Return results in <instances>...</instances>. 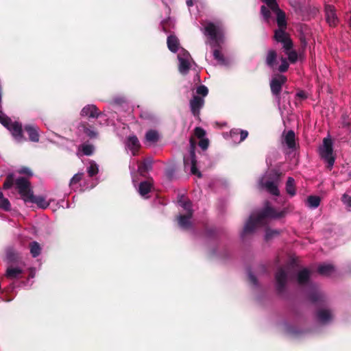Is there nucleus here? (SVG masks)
I'll use <instances>...</instances> for the list:
<instances>
[{"label": "nucleus", "instance_id": "69168bd1", "mask_svg": "<svg viewBox=\"0 0 351 351\" xmlns=\"http://www.w3.org/2000/svg\"><path fill=\"white\" fill-rule=\"evenodd\" d=\"M186 5L189 7L193 6V0H187L186 1Z\"/></svg>", "mask_w": 351, "mask_h": 351}, {"label": "nucleus", "instance_id": "4d7b16f0", "mask_svg": "<svg viewBox=\"0 0 351 351\" xmlns=\"http://www.w3.org/2000/svg\"><path fill=\"white\" fill-rule=\"evenodd\" d=\"M332 11V7L330 5V25H332V23L335 25V21L337 19V17L335 16V14H333Z\"/></svg>", "mask_w": 351, "mask_h": 351}, {"label": "nucleus", "instance_id": "4be33fe9", "mask_svg": "<svg viewBox=\"0 0 351 351\" xmlns=\"http://www.w3.org/2000/svg\"><path fill=\"white\" fill-rule=\"evenodd\" d=\"M284 141L288 148L294 149L296 147L295 135L293 130H289L285 135Z\"/></svg>", "mask_w": 351, "mask_h": 351}, {"label": "nucleus", "instance_id": "b1692460", "mask_svg": "<svg viewBox=\"0 0 351 351\" xmlns=\"http://www.w3.org/2000/svg\"><path fill=\"white\" fill-rule=\"evenodd\" d=\"M27 202L36 204L37 206L41 208H46L49 205L43 197L35 196L34 195V193L29 196Z\"/></svg>", "mask_w": 351, "mask_h": 351}, {"label": "nucleus", "instance_id": "a19ab883", "mask_svg": "<svg viewBox=\"0 0 351 351\" xmlns=\"http://www.w3.org/2000/svg\"><path fill=\"white\" fill-rule=\"evenodd\" d=\"M270 10H271L265 5H262L261 7V13L263 15V16L264 17L265 21L267 22H269V21L271 18V11Z\"/></svg>", "mask_w": 351, "mask_h": 351}, {"label": "nucleus", "instance_id": "49530a36", "mask_svg": "<svg viewBox=\"0 0 351 351\" xmlns=\"http://www.w3.org/2000/svg\"><path fill=\"white\" fill-rule=\"evenodd\" d=\"M171 25V22L169 19L163 20L161 22L162 29L167 33L169 32Z\"/></svg>", "mask_w": 351, "mask_h": 351}, {"label": "nucleus", "instance_id": "6ab92c4d", "mask_svg": "<svg viewBox=\"0 0 351 351\" xmlns=\"http://www.w3.org/2000/svg\"><path fill=\"white\" fill-rule=\"evenodd\" d=\"M79 128L83 131L90 138H95L97 136V132L95 130L94 128L86 122H81L79 124Z\"/></svg>", "mask_w": 351, "mask_h": 351}, {"label": "nucleus", "instance_id": "1a4fd4ad", "mask_svg": "<svg viewBox=\"0 0 351 351\" xmlns=\"http://www.w3.org/2000/svg\"><path fill=\"white\" fill-rule=\"evenodd\" d=\"M319 154L326 165V168H329V131L327 136L323 140V145L319 149Z\"/></svg>", "mask_w": 351, "mask_h": 351}, {"label": "nucleus", "instance_id": "f8f14e48", "mask_svg": "<svg viewBox=\"0 0 351 351\" xmlns=\"http://www.w3.org/2000/svg\"><path fill=\"white\" fill-rule=\"evenodd\" d=\"M213 50V57L217 61V63L221 65L227 66L231 64V60L229 57L225 56L221 51V45L219 47Z\"/></svg>", "mask_w": 351, "mask_h": 351}, {"label": "nucleus", "instance_id": "de8ad7c7", "mask_svg": "<svg viewBox=\"0 0 351 351\" xmlns=\"http://www.w3.org/2000/svg\"><path fill=\"white\" fill-rule=\"evenodd\" d=\"M195 135L199 139L204 138V136L206 135L205 130L199 127H197L194 130Z\"/></svg>", "mask_w": 351, "mask_h": 351}, {"label": "nucleus", "instance_id": "c85d7f7f", "mask_svg": "<svg viewBox=\"0 0 351 351\" xmlns=\"http://www.w3.org/2000/svg\"><path fill=\"white\" fill-rule=\"evenodd\" d=\"M152 166L151 160L147 159L140 163L138 167V171L141 176H144Z\"/></svg>", "mask_w": 351, "mask_h": 351}, {"label": "nucleus", "instance_id": "9b49d317", "mask_svg": "<svg viewBox=\"0 0 351 351\" xmlns=\"http://www.w3.org/2000/svg\"><path fill=\"white\" fill-rule=\"evenodd\" d=\"M5 258L7 262L10 264H16L21 259L20 254L11 246L5 249Z\"/></svg>", "mask_w": 351, "mask_h": 351}, {"label": "nucleus", "instance_id": "0eeeda50", "mask_svg": "<svg viewBox=\"0 0 351 351\" xmlns=\"http://www.w3.org/2000/svg\"><path fill=\"white\" fill-rule=\"evenodd\" d=\"M275 279L277 291L281 293L285 291L287 282V273L284 268L280 267L278 269L275 274Z\"/></svg>", "mask_w": 351, "mask_h": 351}, {"label": "nucleus", "instance_id": "37998d69", "mask_svg": "<svg viewBox=\"0 0 351 351\" xmlns=\"http://www.w3.org/2000/svg\"><path fill=\"white\" fill-rule=\"evenodd\" d=\"M0 208L5 211H9L11 210V204L8 199L4 197L0 199Z\"/></svg>", "mask_w": 351, "mask_h": 351}, {"label": "nucleus", "instance_id": "052dcab7", "mask_svg": "<svg viewBox=\"0 0 351 351\" xmlns=\"http://www.w3.org/2000/svg\"><path fill=\"white\" fill-rule=\"evenodd\" d=\"M190 68L191 67H179L180 72L181 73L185 74L189 71Z\"/></svg>", "mask_w": 351, "mask_h": 351}, {"label": "nucleus", "instance_id": "72a5a7b5", "mask_svg": "<svg viewBox=\"0 0 351 351\" xmlns=\"http://www.w3.org/2000/svg\"><path fill=\"white\" fill-rule=\"evenodd\" d=\"M128 147L133 150H138L140 147V143L136 136H130L128 140Z\"/></svg>", "mask_w": 351, "mask_h": 351}, {"label": "nucleus", "instance_id": "58836bf2", "mask_svg": "<svg viewBox=\"0 0 351 351\" xmlns=\"http://www.w3.org/2000/svg\"><path fill=\"white\" fill-rule=\"evenodd\" d=\"M322 295L321 293L314 291L308 295V299L313 303H317L322 300Z\"/></svg>", "mask_w": 351, "mask_h": 351}, {"label": "nucleus", "instance_id": "f257e3e1", "mask_svg": "<svg viewBox=\"0 0 351 351\" xmlns=\"http://www.w3.org/2000/svg\"><path fill=\"white\" fill-rule=\"evenodd\" d=\"M285 211H276L274 208L267 205L256 216L251 215L245 223L243 228V234H250L254 231L258 226H263L266 223V219H277L283 217Z\"/></svg>", "mask_w": 351, "mask_h": 351}, {"label": "nucleus", "instance_id": "473e14b6", "mask_svg": "<svg viewBox=\"0 0 351 351\" xmlns=\"http://www.w3.org/2000/svg\"><path fill=\"white\" fill-rule=\"evenodd\" d=\"M145 139L149 143H156L159 139V135L156 130H149L145 134Z\"/></svg>", "mask_w": 351, "mask_h": 351}, {"label": "nucleus", "instance_id": "393cba45", "mask_svg": "<svg viewBox=\"0 0 351 351\" xmlns=\"http://www.w3.org/2000/svg\"><path fill=\"white\" fill-rule=\"evenodd\" d=\"M152 188V182L149 180L143 181L139 184L138 192L141 196L145 197Z\"/></svg>", "mask_w": 351, "mask_h": 351}, {"label": "nucleus", "instance_id": "2f4dec72", "mask_svg": "<svg viewBox=\"0 0 351 351\" xmlns=\"http://www.w3.org/2000/svg\"><path fill=\"white\" fill-rule=\"evenodd\" d=\"M286 191L291 197H293L295 195V180L291 177H289L287 180Z\"/></svg>", "mask_w": 351, "mask_h": 351}, {"label": "nucleus", "instance_id": "aec40b11", "mask_svg": "<svg viewBox=\"0 0 351 351\" xmlns=\"http://www.w3.org/2000/svg\"><path fill=\"white\" fill-rule=\"evenodd\" d=\"M276 15V23L278 28H287V23L285 12L280 8L274 11Z\"/></svg>", "mask_w": 351, "mask_h": 351}, {"label": "nucleus", "instance_id": "c9c22d12", "mask_svg": "<svg viewBox=\"0 0 351 351\" xmlns=\"http://www.w3.org/2000/svg\"><path fill=\"white\" fill-rule=\"evenodd\" d=\"M98 172L99 169L97 165L94 161H91L90 166L87 168V173L89 177L95 176Z\"/></svg>", "mask_w": 351, "mask_h": 351}, {"label": "nucleus", "instance_id": "864d4df0", "mask_svg": "<svg viewBox=\"0 0 351 351\" xmlns=\"http://www.w3.org/2000/svg\"><path fill=\"white\" fill-rule=\"evenodd\" d=\"M296 97L300 99L301 100H304L307 98V94L306 92L303 90H300L296 94Z\"/></svg>", "mask_w": 351, "mask_h": 351}, {"label": "nucleus", "instance_id": "a878e982", "mask_svg": "<svg viewBox=\"0 0 351 351\" xmlns=\"http://www.w3.org/2000/svg\"><path fill=\"white\" fill-rule=\"evenodd\" d=\"M266 63L268 66H274L278 64V55L275 50L270 49L268 51L266 56Z\"/></svg>", "mask_w": 351, "mask_h": 351}, {"label": "nucleus", "instance_id": "f03ea898", "mask_svg": "<svg viewBox=\"0 0 351 351\" xmlns=\"http://www.w3.org/2000/svg\"><path fill=\"white\" fill-rule=\"evenodd\" d=\"M14 184L18 191V193L21 196L22 199L26 202L28 198L33 193L31 187V183L29 180L25 177H19L15 178L14 173H9L7 175L4 181L3 189L7 190L10 189Z\"/></svg>", "mask_w": 351, "mask_h": 351}, {"label": "nucleus", "instance_id": "6e6552de", "mask_svg": "<svg viewBox=\"0 0 351 351\" xmlns=\"http://www.w3.org/2000/svg\"><path fill=\"white\" fill-rule=\"evenodd\" d=\"M191 113L195 117H199L200 110L204 105V99L199 95H194L189 101Z\"/></svg>", "mask_w": 351, "mask_h": 351}, {"label": "nucleus", "instance_id": "423d86ee", "mask_svg": "<svg viewBox=\"0 0 351 351\" xmlns=\"http://www.w3.org/2000/svg\"><path fill=\"white\" fill-rule=\"evenodd\" d=\"M287 28H278L274 31V40L282 44L285 49L289 50L293 48V43L289 35L285 32Z\"/></svg>", "mask_w": 351, "mask_h": 351}, {"label": "nucleus", "instance_id": "7c9ffc66", "mask_svg": "<svg viewBox=\"0 0 351 351\" xmlns=\"http://www.w3.org/2000/svg\"><path fill=\"white\" fill-rule=\"evenodd\" d=\"M29 250L34 258L38 256L41 253V247L37 241H32L29 244Z\"/></svg>", "mask_w": 351, "mask_h": 351}, {"label": "nucleus", "instance_id": "412c9836", "mask_svg": "<svg viewBox=\"0 0 351 351\" xmlns=\"http://www.w3.org/2000/svg\"><path fill=\"white\" fill-rule=\"evenodd\" d=\"M311 272L310 271L304 268L300 271L298 274L297 280L300 285H307L310 280Z\"/></svg>", "mask_w": 351, "mask_h": 351}, {"label": "nucleus", "instance_id": "7ed1b4c3", "mask_svg": "<svg viewBox=\"0 0 351 351\" xmlns=\"http://www.w3.org/2000/svg\"><path fill=\"white\" fill-rule=\"evenodd\" d=\"M204 34L213 42L214 47H219L223 43V35L219 27L212 22H208Z\"/></svg>", "mask_w": 351, "mask_h": 351}, {"label": "nucleus", "instance_id": "cd10ccee", "mask_svg": "<svg viewBox=\"0 0 351 351\" xmlns=\"http://www.w3.org/2000/svg\"><path fill=\"white\" fill-rule=\"evenodd\" d=\"M321 199L319 196L310 195L306 200V205L310 208H316L319 206Z\"/></svg>", "mask_w": 351, "mask_h": 351}, {"label": "nucleus", "instance_id": "bf43d9fd", "mask_svg": "<svg viewBox=\"0 0 351 351\" xmlns=\"http://www.w3.org/2000/svg\"><path fill=\"white\" fill-rule=\"evenodd\" d=\"M335 162V157L332 156V142L330 141V168L332 167Z\"/></svg>", "mask_w": 351, "mask_h": 351}, {"label": "nucleus", "instance_id": "bb28decb", "mask_svg": "<svg viewBox=\"0 0 351 351\" xmlns=\"http://www.w3.org/2000/svg\"><path fill=\"white\" fill-rule=\"evenodd\" d=\"M264 187L266 190L273 195L278 196L280 195V191L278 190V186L273 181H267L264 184Z\"/></svg>", "mask_w": 351, "mask_h": 351}, {"label": "nucleus", "instance_id": "ea45409f", "mask_svg": "<svg viewBox=\"0 0 351 351\" xmlns=\"http://www.w3.org/2000/svg\"><path fill=\"white\" fill-rule=\"evenodd\" d=\"M341 200L346 210L351 212V196L345 193L343 195Z\"/></svg>", "mask_w": 351, "mask_h": 351}, {"label": "nucleus", "instance_id": "4c0bfd02", "mask_svg": "<svg viewBox=\"0 0 351 351\" xmlns=\"http://www.w3.org/2000/svg\"><path fill=\"white\" fill-rule=\"evenodd\" d=\"M317 319L322 322H325L329 319V311L328 310H320L317 313Z\"/></svg>", "mask_w": 351, "mask_h": 351}, {"label": "nucleus", "instance_id": "9d476101", "mask_svg": "<svg viewBox=\"0 0 351 351\" xmlns=\"http://www.w3.org/2000/svg\"><path fill=\"white\" fill-rule=\"evenodd\" d=\"M285 56H280V64L279 66H289V64H294L298 59V53L295 51L291 49H283Z\"/></svg>", "mask_w": 351, "mask_h": 351}, {"label": "nucleus", "instance_id": "13d9d810", "mask_svg": "<svg viewBox=\"0 0 351 351\" xmlns=\"http://www.w3.org/2000/svg\"><path fill=\"white\" fill-rule=\"evenodd\" d=\"M325 20L327 23H329V10L328 6L327 5L325 6Z\"/></svg>", "mask_w": 351, "mask_h": 351}, {"label": "nucleus", "instance_id": "5fc2aeb1", "mask_svg": "<svg viewBox=\"0 0 351 351\" xmlns=\"http://www.w3.org/2000/svg\"><path fill=\"white\" fill-rule=\"evenodd\" d=\"M248 278H249V280L250 281L251 283H252L254 285H256L257 284V279H256V276L252 272L249 273Z\"/></svg>", "mask_w": 351, "mask_h": 351}, {"label": "nucleus", "instance_id": "a211bd4d", "mask_svg": "<svg viewBox=\"0 0 351 351\" xmlns=\"http://www.w3.org/2000/svg\"><path fill=\"white\" fill-rule=\"evenodd\" d=\"M192 217L193 214L191 213L189 214L180 215L178 217V223L180 227L185 230L189 229L191 226L190 219Z\"/></svg>", "mask_w": 351, "mask_h": 351}, {"label": "nucleus", "instance_id": "09e8293b", "mask_svg": "<svg viewBox=\"0 0 351 351\" xmlns=\"http://www.w3.org/2000/svg\"><path fill=\"white\" fill-rule=\"evenodd\" d=\"M18 173L20 174H25L28 177H32L33 176L32 170L27 167H21L20 169L18 170Z\"/></svg>", "mask_w": 351, "mask_h": 351}, {"label": "nucleus", "instance_id": "20e7f679", "mask_svg": "<svg viewBox=\"0 0 351 351\" xmlns=\"http://www.w3.org/2000/svg\"><path fill=\"white\" fill-rule=\"evenodd\" d=\"M287 78L282 74H274L270 81V89L272 95L276 97L278 101L280 99V93L282 86L286 83Z\"/></svg>", "mask_w": 351, "mask_h": 351}, {"label": "nucleus", "instance_id": "338daca9", "mask_svg": "<svg viewBox=\"0 0 351 351\" xmlns=\"http://www.w3.org/2000/svg\"><path fill=\"white\" fill-rule=\"evenodd\" d=\"M3 198H4V197H3V193H2V192H1V191H0V199H3Z\"/></svg>", "mask_w": 351, "mask_h": 351}, {"label": "nucleus", "instance_id": "603ef678", "mask_svg": "<svg viewBox=\"0 0 351 351\" xmlns=\"http://www.w3.org/2000/svg\"><path fill=\"white\" fill-rule=\"evenodd\" d=\"M239 135H240L239 142H242L247 137L248 132L247 130H240Z\"/></svg>", "mask_w": 351, "mask_h": 351}, {"label": "nucleus", "instance_id": "774afa93", "mask_svg": "<svg viewBox=\"0 0 351 351\" xmlns=\"http://www.w3.org/2000/svg\"><path fill=\"white\" fill-rule=\"evenodd\" d=\"M29 277L30 278H34V274L32 271L30 273Z\"/></svg>", "mask_w": 351, "mask_h": 351}, {"label": "nucleus", "instance_id": "39448f33", "mask_svg": "<svg viewBox=\"0 0 351 351\" xmlns=\"http://www.w3.org/2000/svg\"><path fill=\"white\" fill-rule=\"evenodd\" d=\"M195 141L193 138L190 139V148H189V158H184V162L185 165H187L189 162L191 163V172L192 174L197 176L199 178L202 177V173L199 171H198L197 168V160L195 156V148H196Z\"/></svg>", "mask_w": 351, "mask_h": 351}, {"label": "nucleus", "instance_id": "5701e85b", "mask_svg": "<svg viewBox=\"0 0 351 351\" xmlns=\"http://www.w3.org/2000/svg\"><path fill=\"white\" fill-rule=\"evenodd\" d=\"M23 274V269L12 266L8 267L5 276L9 279H16Z\"/></svg>", "mask_w": 351, "mask_h": 351}, {"label": "nucleus", "instance_id": "f704fd0d", "mask_svg": "<svg viewBox=\"0 0 351 351\" xmlns=\"http://www.w3.org/2000/svg\"><path fill=\"white\" fill-rule=\"evenodd\" d=\"M81 150L85 156H91L93 152L95 147L93 145L84 143L81 146Z\"/></svg>", "mask_w": 351, "mask_h": 351}, {"label": "nucleus", "instance_id": "dca6fc26", "mask_svg": "<svg viewBox=\"0 0 351 351\" xmlns=\"http://www.w3.org/2000/svg\"><path fill=\"white\" fill-rule=\"evenodd\" d=\"M178 59L180 62L179 66H191V61L192 58L190 53L182 48L178 54Z\"/></svg>", "mask_w": 351, "mask_h": 351}, {"label": "nucleus", "instance_id": "0e129e2a", "mask_svg": "<svg viewBox=\"0 0 351 351\" xmlns=\"http://www.w3.org/2000/svg\"><path fill=\"white\" fill-rule=\"evenodd\" d=\"M289 67H278V71L281 73L287 71Z\"/></svg>", "mask_w": 351, "mask_h": 351}, {"label": "nucleus", "instance_id": "c03bdc74", "mask_svg": "<svg viewBox=\"0 0 351 351\" xmlns=\"http://www.w3.org/2000/svg\"><path fill=\"white\" fill-rule=\"evenodd\" d=\"M264 3H266L267 6L272 11H275L276 10L279 8V6L276 0H262Z\"/></svg>", "mask_w": 351, "mask_h": 351}, {"label": "nucleus", "instance_id": "3c124183", "mask_svg": "<svg viewBox=\"0 0 351 351\" xmlns=\"http://www.w3.org/2000/svg\"><path fill=\"white\" fill-rule=\"evenodd\" d=\"M318 271L321 274H327L329 271V265H325L319 267Z\"/></svg>", "mask_w": 351, "mask_h": 351}, {"label": "nucleus", "instance_id": "e2e57ef3", "mask_svg": "<svg viewBox=\"0 0 351 351\" xmlns=\"http://www.w3.org/2000/svg\"><path fill=\"white\" fill-rule=\"evenodd\" d=\"M114 101L118 104H121L124 102V99L123 98H116L114 99Z\"/></svg>", "mask_w": 351, "mask_h": 351}, {"label": "nucleus", "instance_id": "6e6d98bb", "mask_svg": "<svg viewBox=\"0 0 351 351\" xmlns=\"http://www.w3.org/2000/svg\"><path fill=\"white\" fill-rule=\"evenodd\" d=\"M240 129L234 128L230 130V136L232 138H234L236 136L239 135Z\"/></svg>", "mask_w": 351, "mask_h": 351}, {"label": "nucleus", "instance_id": "e433bc0d", "mask_svg": "<svg viewBox=\"0 0 351 351\" xmlns=\"http://www.w3.org/2000/svg\"><path fill=\"white\" fill-rule=\"evenodd\" d=\"M280 231L279 230H273L271 228L266 229L265 240L269 241L274 237L279 236Z\"/></svg>", "mask_w": 351, "mask_h": 351}, {"label": "nucleus", "instance_id": "ddd939ff", "mask_svg": "<svg viewBox=\"0 0 351 351\" xmlns=\"http://www.w3.org/2000/svg\"><path fill=\"white\" fill-rule=\"evenodd\" d=\"M101 112L95 105H86L80 112L82 117H88L90 118H98Z\"/></svg>", "mask_w": 351, "mask_h": 351}, {"label": "nucleus", "instance_id": "4468645a", "mask_svg": "<svg viewBox=\"0 0 351 351\" xmlns=\"http://www.w3.org/2000/svg\"><path fill=\"white\" fill-rule=\"evenodd\" d=\"M8 130L11 132L12 136L17 140L21 142L23 138V128L21 123L17 121L12 122L10 125Z\"/></svg>", "mask_w": 351, "mask_h": 351}, {"label": "nucleus", "instance_id": "2eb2a0df", "mask_svg": "<svg viewBox=\"0 0 351 351\" xmlns=\"http://www.w3.org/2000/svg\"><path fill=\"white\" fill-rule=\"evenodd\" d=\"M24 130L27 133L29 141L35 143L39 141L38 126L32 124L25 125L24 127Z\"/></svg>", "mask_w": 351, "mask_h": 351}, {"label": "nucleus", "instance_id": "8fccbe9b", "mask_svg": "<svg viewBox=\"0 0 351 351\" xmlns=\"http://www.w3.org/2000/svg\"><path fill=\"white\" fill-rule=\"evenodd\" d=\"M209 145V141L208 138H202L199 141V146L203 149L206 150Z\"/></svg>", "mask_w": 351, "mask_h": 351}, {"label": "nucleus", "instance_id": "f3484780", "mask_svg": "<svg viewBox=\"0 0 351 351\" xmlns=\"http://www.w3.org/2000/svg\"><path fill=\"white\" fill-rule=\"evenodd\" d=\"M167 47L173 53H176L178 51L180 47V41L176 36L171 34L167 37Z\"/></svg>", "mask_w": 351, "mask_h": 351}, {"label": "nucleus", "instance_id": "79ce46f5", "mask_svg": "<svg viewBox=\"0 0 351 351\" xmlns=\"http://www.w3.org/2000/svg\"><path fill=\"white\" fill-rule=\"evenodd\" d=\"M83 176H84L83 173H77L75 174L70 180V182H69L70 186H72L79 183L82 180Z\"/></svg>", "mask_w": 351, "mask_h": 351}, {"label": "nucleus", "instance_id": "c756f323", "mask_svg": "<svg viewBox=\"0 0 351 351\" xmlns=\"http://www.w3.org/2000/svg\"><path fill=\"white\" fill-rule=\"evenodd\" d=\"M178 203L186 211L185 214H189V213H191V214L193 215V210L192 209V203L190 200L186 199L183 197V196H182L178 200Z\"/></svg>", "mask_w": 351, "mask_h": 351}, {"label": "nucleus", "instance_id": "680f3d73", "mask_svg": "<svg viewBox=\"0 0 351 351\" xmlns=\"http://www.w3.org/2000/svg\"><path fill=\"white\" fill-rule=\"evenodd\" d=\"M330 278H332L335 276V267H333V265H332V264H330Z\"/></svg>", "mask_w": 351, "mask_h": 351}, {"label": "nucleus", "instance_id": "a18cd8bd", "mask_svg": "<svg viewBox=\"0 0 351 351\" xmlns=\"http://www.w3.org/2000/svg\"><path fill=\"white\" fill-rule=\"evenodd\" d=\"M196 93L202 97H206L208 94V89L205 85H200L197 88Z\"/></svg>", "mask_w": 351, "mask_h": 351}]
</instances>
